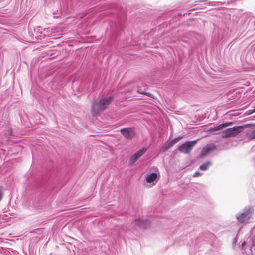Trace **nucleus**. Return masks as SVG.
I'll use <instances>...</instances> for the list:
<instances>
[{
    "mask_svg": "<svg viewBox=\"0 0 255 255\" xmlns=\"http://www.w3.org/2000/svg\"><path fill=\"white\" fill-rule=\"evenodd\" d=\"M113 97L110 96L107 98H100L95 101L92 105L91 113L93 116H97L100 113L106 109L113 100Z\"/></svg>",
    "mask_w": 255,
    "mask_h": 255,
    "instance_id": "nucleus-1",
    "label": "nucleus"
},
{
    "mask_svg": "<svg viewBox=\"0 0 255 255\" xmlns=\"http://www.w3.org/2000/svg\"><path fill=\"white\" fill-rule=\"evenodd\" d=\"M244 129V126H234L229 128L221 133V136L223 138L234 137L242 132Z\"/></svg>",
    "mask_w": 255,
    "mask_h": 255,
    "instance_id": "nucleus-2",
    "label": "nucleus"
},
{
    "mask_svg": "<svg viewBox=\"0 0 255 255\" xmlns=\"http://www.w3.org/2000/svg\"><path fill=\"white\" fill-rule=\"evenodd\" d=\"M254 209L252 207H246L244 208L242 212L239 213L236 215V218L240 223L246 222L249 219Z\"/></svg>",
    "mask_w": 255,
    "mask_h": 255,
    "instance_id": "nucleus-3",
    "label": "nucleus"
},
{
    "mask_svg": "<svg viewBox=\"0 0 255 255\" xmlns=\"http://www.w3.org/2000/svg\"><path fill=\"white\" fill-rule=\"evenodd\" d=\"M197 143L196 140L187 141L183 144L180 145L178 150L184 154L189 153L193 149L194 146Z\"/></svg>",
    "mask_w": 255,
    "mask_h": 255,
    "instance_id": "nucleus-4",
    "label": "nucleus"
},
{
    "mask_svg": "<svg viewBox=\"0 0 255 255\" xmlns=\"http://www.w3.org/2000/svg\"><path fill=\"white\" fill-rule=\"evenodd\" d=\"M120 132L127 139L130 140L136 135L135 129L134 127L125 128L120 130Z\"/></svg>",
    "mask_w": 255,
    "mask_h": 255,
    "instance_id": "nucleus-5",
    "label": "nucleus"
},
{
    "mask_svg": "<svg viewBox=\"0 0 255 255\" xmlns=\"http://www.w3.org/2000/svg\"><path fill=\"white\" fill-rule=\"evenodd\" d=\"M147 148L143 147L135 152L130 158L129 161V165H133L140 157L145 154Z\"/></svg>",
    "mask_w": 255,
    "mask_h": 255,
    "instance_id": "nucleus-6",
    "label": "nucleus"
},
{
    "mask_svg": "<svg viewBox=\"0 0 255 255\" xmlns=\"http://www.w3.org/2000/svg\"><path fill=\"white\" fill-rule=\"evenodd\" d=\"M216 146L214 144L208 145L204 147L201 151L200 157L203 158L208 155L211 151L215 150Z\"/></svg>",
    "mask_w": 255,
    "mask_h": 255,
    "instance_id": "nucleus-7",
    "label": "nucleus"
},
{
    "mask_svg": "<svg viewBox=\"0 0 255 255\" xmlns=\"http://www.w3.org/2000/svg\"><path fill=\"white\" fill-rule=\"evenodd\" d=\"M135 224L140 229H145L150 226V223L147 220L137 219L135 220Z\"/></svg>",
    "mask_w": 255,
    "mask_h": 255,
    "instance_id": "nucleus-8",
    "label": "nucleus"
},
{
    "mask_svg": "<svg viewBox=\"0 0 255 255\" xmlns=\"http://www.w3.org/2000/svg\"><path fill=\"white\" fill-rule=\"evenodd\" d=\"M231 123H226L224 124H220L213 128H210L208 129V131L210 132H213L221 130L223 128L226 127L229 125H231Z\"/></svg>",
    "mask_w": 255,
    "mask_h": 255,
    "instance_id": "nucleus-9",
    "label": "nucleus"
},
{
    "mask_svg": "<svg viewBox=\"0 0 255 255\" xmlns=\"http://www.w3.org/2000/svg\"><path fill=\"white\" fill-rule=\"evenodd\" d=\"M182 138V136H178L175 138L170 142L167 143L164 147L165 150H167L171 148L174 144L179 141Z\"/></svg>",
    "mask_w": 255,
    "mask_h": 255,
    "instance_id": "nucleus-10",
    "label": "nucleus"
},
{
    "mask_svg": "<svg viewBox=\"0 0 255 255\" xmlns=\"http://www.w3.org/2000/svg\"><path fill=\"white\" fill-rule=\"evenodd\" d=\"M157 177V173L153 172L148 175L146 177V181L148 183H151L154 181Z\"/></svg>",
    "mask_w": 255,
    "mask_h": 255,
    "instance_id": "nucleus-11",
    "label": "nucleus"
},
{
    "mask_svg": "<svg viewBox=\"0 0 255 255\" xmlns=\"http://www.w3.org/2000/svg\"><path fill=\"white\" fill-rule=\"evenodd\" d=\"M213 163L211 161H208L199 166V169L202 171H207Z\"/></svg>",
    "mask_w": 255,
    "mask_h": 255,
    "instance_id": "nucleus-12",
    "label": "nucleus"
},
{
    "mask_svg": "<svg viewBox=\"0 0 255 255\" xmlns=\"http://www.w3.org/2000/svg\"><path fill=\"white\" fill-rule=\"evenodd\" d=\"M137 92L139 94H142L147 96L148 97L154 98V96L150 93L146 92L144 89L141 88H137Z\"/></svg>",
    "mask_w": 255,
    "mask_h": 255,
    "instance_id": "nucleus-13",
    "label": "nucleus"
},
{
    "mask_svg": "<svg viewBox=\"0 0 255 255\" xmlns=\"http://www.w3.org/2000/svg\"><path fill=\"white\" fill-rule=\"evenodd\" d=\"M255 112V106L254 107L253 109H250V110H248V111H247L246 112L245 114L246 115H250L253 114Z\"/></svg>",
    "mask_w": 255,
    "mask_h": 255,
    "instance_id": "nucleus-14",
    "label": "nucleus"
},
{
    "mask_svg": "<svg viewBox=\"0 0 255 255\" xmlns=\"http://www.w3.org/2000/svg\"><path fill=\"white\" fill-rule=\"evenodd\" d=\"M237 242H238V234H237L236 236L233 239V243H232L233 247H235Z\"/></svg>",
    "mask_w": 255,
    "mask_h": 255,
    "instance_id": "nucleus-15",
    "label": "nucleus"
},
{
    "mask_svg": "<svg viewBox=\"0 0 255 255\" xmlns=\"http://www.w3.org/2000/svg\"><path fill=\"white\" fill-rule=\"evenodd\" d=\"M251 139H255V130H253L250 135Z\"/></svg>",
    "mask_w": 255,
    "mask_h": 255,
    "instance_id": "nucleus-16",
    "label": "nucleus"
},
{
    "mask_svg": "<svg viewBox=\"0 0 255 255\" xmlns=\"http://www.w3.org/2000/svg\"><path fill=\"white\" fill-rule=\"evenodd\" d=\"M201 175V173L199 172H196L193 175V177H198Z\"/></svg>",
    "mask_w": 255,
    "mask_h": 255,
    "instance_id": "nucleus-17",
    "label": "nucleus"
},
{
    "mask_svg": "<svg viewBox=\"0 0 255 255\" xmlns=\"http://www.w3.org/2000/svg\"><path fill=\"white\" fill-rule=\"evenodd\" d=\"M246 241H244V242L241 244V247H242V249H243V248H244V246H245V245H246Z\"/></svg>",
    "mask_w": 255,
    "mask_h": 255,
    "instance_id": "nucleus-18",
    "label": "nucleus"
},
{
    "mask_svg": "<svg viewBox=\"0 0 255 255\" xmlns=\"http://www.w3.org/2000/svg\"><path fill=\"white\" fill-rule=\"evenodd\" d=\"M208 4L209 5H211L212 6H215V5H216V3L215 2H214L209 3Z\"/></svg>",
    "mask_w": 255,
    "mask_h": 255,
    "instance_id": "nucleus-19",
    "label": "nucleus"
},
{
    "mask_svg": "<svg viewBox=\"0 0 255 255\" xmlns=\"http://www.w3.org/2000/svg\"><path fill=\"white\" fill-rule=\"evenodd\" d=\"M8 132L9 135H11V132L10 131L8 130Z\"/></svg>",
    "mask_w": 255,
    "mask_h": 255,
    "instance_id": "nucleus-20",
    "label": "nucleus"
},
{
    "mask_svg": "<svg viewBox=\"0 0 255 255\" xmlns=\"http://www.w3.org/2000/svg\"><path fill=\"white\" fill-rule=\"evenodd\" d=\"M236 0H230V2H234V1H236Z\"/></svg>",
    "mask_w": 255,
    "mask_h": 255,
    "instance_id": "nucleus-21",
    "label": "nucleus"
},
{
    "mask_svg": "<svg viewBox=\"0 0 255 255\" xmlns=\"http://www.w3.org/2000/svg\"><path fill=\"white\" fill-rule=\"evenodd\" d=\"M201 8H206V6H202V5H201Z\"/></svg>",
    "mask_w": 255,
    "mask_h": 255,
    "instance_id": "nucleus-22",
    "label": "nucleus"
}]
</instances>
